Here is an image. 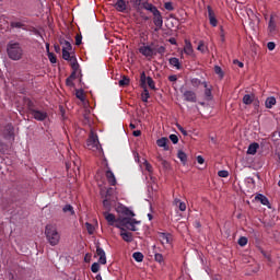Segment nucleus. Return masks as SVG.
<instances>
[{
  "label": "nucleus",
  "instance_id": "nucleus-1",
  "mask_svg": "<svg viewBox=\"0 0 280 280\" xmlns=\"http://www.w3.org/2000/svg\"><path fill=\"white\" fill-rule=\"evenodd\" d=\"M45 235L50 246H58L60 244V232H58L56 225L47 224L45 226Z\"/></svg>",
  "mask_w": 280,
  "mask_h": 280
},
{
  "label": "nucleus",
  "instance_id": "nucleus-2",
  "mask_svg": "<svg viewBox=\"0 0 280 280\" xmlns=\"http://www.w3.org/2000/svg\"><path fill=\"white\" fill-rule=\"evenodd\" d=\"M7 54L10 60L19 61L23 59V47L16 42L7 45Z\"/></svg>",
  "mask_w": 280,
  "mask_h": 280
},
{
  "label": "nucleus",
  "instance_id": "nucleus-3",
  "mask_svg": "<svg viewBox=\"0 0 280 280\" xmlns=\"http://www.w3.org/2000/svg\"><path fill=\"white\" fill-rule=\"evenodd\" d=\"M101 196L102 198H105L103 200V207L106 209V211H110L112 202H113V188H102L101 189Z\"/></svg>",
  "mask_w": 280,
  "mask_h": 280
},
{
  "label": "nucleus",
  "instance_id": "nucleus-4",
  "mask_svg": "<svg viewBox=\"0 0 280 280\" xmlns=\"http://www.w3.org/2000/svg\"><path fill=\"white\" fill-rule=\"evenodd\" d=\"M60 45H62L63 60H68L69 62H71V60L75 59V57L71 56V52H70L73 49V47L71 46V43L62 39L60 40Z\"/></svg>",
  "mask_w": 280,
  "mask_h": 280
},
{
  "label": "nucleus",
  "instance_id": "nucleus-5",
  "mask_svg": "<svg viewBox=\"0 0 280 280\" xmlns=\"http://www.w3.org/2000/svg\"><path fill=\"white\" fill-rule=\"evenodd\" d=\"M86 145L89 150H93V151L102 150V145L100 144V139L97 138V135H95L94 132L90 133V137L86 141Z\"/></svg>",
  "mask_w": 280,
  "mask_h": 280
},
{
  "label": "nucleus",
  "instance_id": "nucleus-6",
  "mask_svg": "<svg viewBox=\"0 0 280 280\" xmlns=\"http://www.w3.org/2000/svg\"><path fill=\"white\" fill-rule=\"evenodd\" d=\"M138 51H139V54L144 56V58H149V59L154 58V56H156V49L152 48V46L145 45V44L140 46Z\"/></svg>",
  "mask_w": 280,
  "mask_h": 280
},
{
  "label": "nucleus",
  "instance_id": "nucleus-7",
  "mask_svg": "<svg viewBox=\"0 0 280 280\" xmlns=\"http://www.w3.org/2000/svg\"><path fill=\"white\" fill-rule=\"evenodd\" d=\"M140 86L143 89L141 100L142 102H148V100H150V92L148 91V85L145 84V72L140 74Z\"/></svg>",
  "mask_w": 280,
  "mask_h": 280
},
{
  "label": "nucleus",
  "instance_id": "nucleus-8",
  "mask_svg": "<svg viewBox=\"0 0 280 280\" xmlns=\"http://www.w3.org/2000/svg\"><path fill=\"white\" fill-rule=\"evenodd\" d=\"M103 215L109 226H116V229H121V221L119 222L115 214L105 211L103 212Z\"/></svg>",
  "mask_w": 280,
  "mask_h": 280
},
{
  "label": "nucleus",
  "instance_id": "nucleus-9",
  "mask_svg": "<svg viewBox=\"0 0 280 280\" xmlns=\"http://www.w3.org/2000/svg\"><path fill=\"white\" fill-rule=\"evenodd\" d=\"M159 240L164 248H172V234L160 232Z\"/></svg>",
  "mask_w": 280,
  "mask_h": 280
},
{
  "label": "nucleus",
  "instance_id": "nucleus-10",
  "mask_svg": "<svg viewBox=\"0 0 280 280\" xmlns=\"http://www.w3.org/2000/svg\"><path fill=\"white\" fill-rule=\"evenodd\" d=\"M70 66H71L72 72L69 75V78H70V80H77L78 71H80V63H78V59H71Z\"/></svg>",
  "mask_w": 280,
  "mask_h": 280
},
{
  "label": "nucleus",
  "instance_id": "nucleus-11",
  "mask_svg": "<svg viewBox=\"0 0 280 280\" xmlns=\"http://www.w3.org/2000/svg\"><path fill=\"white\" fill-rule=\"evenodd\" d=\"M31 115L36 121H45L47 119V113L43 110L32 109Z\"/></svg>",
  "mask_w": 280,
  "mask_h": 280
},
{
  "label": "nucleus",
  "instance_id": "nucleus-12",
  "mask_svg": "<svg viewBox=\"0 0 280 280\" xmlns=\"http://www.w3.org/2000/svg\"><path fill=\"white\" fill-rule=\"evenodd\" d=\"M184 43H185V45L182 50V54H185L186 56L194 57V46L191 45V40L185 39Z\"/></svg>",
  "mask_w": 280,
  "mask_h": 280
},
{
  "label": "nucleus",
  "instance_id": "nucleus-13",
  "mask_svg": "<svg viewBox=\"0 0 280 280\" xmlns=\"http://www.w3.org/2000/svg\"><path fill=\"white\" fill-rule=\"evenodd\" d=\"M207 10H208V19L210 21V25H212V27H218V19H215V12H213V9L211 8V5H208Z\"/></svg>",
  "mask_w": 280,
  "mask_h": 280
},
{
  "label": "nucleus",
  "instance_id": "nucleus-14",
  "mask_svg": "<svg viewBox=\"0 0 280 280\" xmlns=\"http://www.w3.org/2000/svg\"><path fill=\"white\" fill-rule=\"evenodd\" d=\"M152 14L155 27H163V15H161V11H154Z\"/></svg>",
  "mask_w": 280,
  "mask_h": 280
},
{
  "label": "nucleus",
  "instance_id": "nucleus-15",
  "mask_svg": "<svg viewBox=\"0 0 280 280\" xmlns=\"http://www.w3.org/2000/svg\"><path fill=\"white\" fill-rule=\"evenodd\" d=\"M105 176H106L107 183L109 185H112L113 187H115V185H117V178L115 177V173H113V171H110L109 167H107Z\"/></svg>",
  "mask_w": 280,
  "mask_h": 280
},
{
  "label": "nucleus",
  "instance_id": "nucleus-16",
  "mask_svg": "<svg viewBox=\"0 0 280 280\" xmlns=\"http://www.w3.org/2000/svg\"><path fill=\"white\" fill-rule=\"evenodd\" d=\"M184 100L186 102H192L196 103L197 102V96H196V92L191 91V90H187L184 92Z\"/></svg>",
  "mask_w": 280,
  "mask_h": 280
},
{
  "label": "nucleus",
  "instance_id": "nucleus-17",
  "mask_svg": "<svg viewBox=\"0 0 280 280\" xmlns=\"http://www.w3.org/2000/svg\"><path fill=\"white\" fill-rule=\"evenodd\" d=\"M96 255L98 258V264H102L103 266L106 265V252L100 246L96 247Z\"/></svg>",
  "mask_w": 280,
  "mask_h": 280
},
{
  "label": "nucleus",
  "instance_id": "nucleus-18",
  "mask_svg": "<svg viewBox=\"0 0 280 280\" xmlns=\"http://www.w3.org/2000/svg\"><path fill=\"white\" fill-rule=\"evenodd\" d=\"M119 229H120V236L124 240V242H128V243L132 242V233L126 231V229L121 226Z\"/></svg>",
  "mask_w": 280,
  "mask_h": 280
},
{
  "label": "nucleus",
  "instance_id": "nucleus-19",
  "mask_svg": "<svg viewBox=\"0 0 280 280\" xmlns=\"http://www.w3.org/2000/svg\"><path fill=\"white\" fill-rule=\"evenodd\" d=\"M128 8V4L126 3V0H117V2L115 3V9L117 10V12H126Z\"/></svg>",
  "mask_w": 280,
  "mask_h": 280
},
{
  "label": "nucleus",
  "instance_id": "nucleus-20",
  "mask_svg": "<svg viewBox=\"0 0 280 280\" xmlns=\"http://www.w3.org/2000/svg\"><path fill=\"white\" fill-rule=\"evenodd\" d=\"M257 150H259V143L253 142L249 144V147L247 149V154L255 156V154H257Z\"/></svg>",
  "mask_w": 280,
  "mask_h": 280
},
{
  "label": "nucleus",
  "instance_id": "nucleus-21",
  "mask_svg": "<svg viewBox=\"0 0 280 280\" xmlns=\"http://www.w3.org/2000/svg\"><path fill=\"white\" fill-rule=\"evenodd\" d=\"M121 226H126L127 229H129V231H137V226H135V222L127 221L126 218L121 220L120 228Z\"/></svg>",
  "mask_w": 280,
  "mask_h": 280
},
{
  "label": "nucleus",
  "instance_id": "nucleus-22",
  "mask_svg": "<svg viewBox=\"0 0 280 280\" xmlns=\"http://www.w3.org/2000/svg\"><path fill=\"white\" fill-rule=\"evenodd\" d=\"M205 90V97L207 100V102H211V100H213V95L211 93V88H209V85L207 84V82H202Z\"/></svg>",
  "mask_w": 280,
  "mask_h": 280
},
{
  "label": "nucleus",
  "instance_id": "nucleus-23",
  "mask_svg": "<svg viewBox=\"0 0 280 280\" xmlns=\"http://www.w3.org/2000/svg\"><path fill=\"white\" fill-rule=\"evenodd\" d=\"M168 63L171 65V67H174L175 69H177V71H179V69H182L180 60L176 57L170 58Z\"/></svg>",
  "mask_w": 280,
  "mask_h": 280
},
{
  "label": "nucleus",
  "instance_id": "nucleus-24",
  "mask_svg": "<svg viewBox=\"0 0 280 280\" xmlns=\"http://www.w3.org/2000/svg\"><path fill=\"white\" fill-rule=\"evenodd\" d=\"M255 200H257L258 202L262 203L265 207H268V205H270V201L268 200V197L264 196L262 194H258L255 197Z\"/></svg>",
  "mask_w": 280,
  "mask_h": 280
},
{
  "label": "nucleus",
  "instance_id": "nucleus-25",
  "mask_svg": "<svg viewBox=\"0 0 280 280\" xmlns=\"http://www.w3.org/2000/svg\"><path fill=\"white\" fill-rule=\"evenodd\" d=\"M255 102V94H245L243 96V104H246L247 106L253 104Z\"/></svg>",
  "mask_w": 280,
  "mask_h": 280
},
{
  "label": "nucleus",
  "instance_id": "nucleus-26",
  "mask_svg": "<svg viewBox=\"0 0 280 280\" xmlns=\"http://www.w3.org/2000/svg\"><path fill=\"white\" fill-rule=\"evenodd\" d=\"M142 8H143L144 10H148V11L151 12L152 14L159 10L154 4H152V3H150V2H143V3H142Z\"/></svg>",
  "mask_w": 280,
  "mask_h": 280
},
{
  "label": "nucleus",
  "instance_id": "nucleus-27",
  "mask_svg": "<svg viewBox=\"0 0 280 280\" xmlns=\"http://www.w3.org/2000/svg\"><path fill=\"white\" fill-rule=\"evenodd\" d=\"M268 30L270 34H275L277 32V23L275 22L273 16H271L269 20Z\"/></svg>",
  "mask_w": 280,
  "mask_h": 280
},
{
  "label": "nucleus",
  "instance_id": "nucleus-28",
  "mask_svg": "<svg viewBox=\"0 0 280 280\" xmlns=\"http://www.w3.org/2000/svg\"><path fill=\"white\" fill-rule=\"evenodd\" d=\"M174 205L175 207H178L179 211H187V205L184 201H180V199L176 198Z\"/></svg>",
  "mask_w": 280,
  "mask_h": 280
},
{
  "label": "nucleus",
  "instance_id": "nucleus-29",
  "mask_svg": "<svg viewBox=\"0 0 280 280\" xmlns=\"http://www.w3.org/2000/svg\"><path fill=\"white\" fill-rule=\"evenodd\" d=\"M167 141H170L167 138H161L156 140V145L159 148H164V150H168L167 148Z\"/></svg>",
  "mask_w": 280,
  "mask_h": 280
},
{
  "label": "nucleus",
  "instance_id": "nucleus-30",
  "mask_svg": "<svg viewBox=\"0 0 280 280\" xmlns=\"http://www.w3.org/2000/svg\"><path fill=\"white\" fill-rule=\"evenodd\" d=\"M276 104H277V98H275V96L268 97L265 102L266 108H272V106H275Z\"/></svg>",
  "mask_w": 280,
  "mask_h": 280
},
{
  "label": "nucleus",
  "instance_id": "nucleus-31",
  "mask_svg": "<svg viewBox=\"0 0 280 280\" xmlns=\"http://www.w3.org/2000/svg\"><path fill=\"white\" fill-rule=\"evenodd\" d=\"M145 84H148V86L152 91H156V85H155L154 80L152 79V77H145Z\"/></svg>",
  "mask_w": 280,
  "mask_h": 280
},
{
  "label": "nucleus",
  "instance_id": "nucleus-32",
  "mask_svg": "<svg viewBox=\"0 0 280 280\" xmlns=\"http://www.w3.org/2000/svg\"><path fill=\"white\" fill-rule=\"evenodd\" d=\"M63 213H70V215H75V210H73V206L66 205L62 209Z\"/></svg>",
  "mask_w": 280,
  "mask_h": 280
},
{
  "label": "nucleus",
  "instance_id": "nucleus-33",
  "mask_svg": "<svg viewBox=\"0 0 280 280\" xmlns=\"http://www.w3.org/2000/svg\"><path fill=\"white\" fill-rule=\"evenodd\" d=\"M177 156L179 159V161L183 162V164L185 165V163H187V153L184 151H178Z\"/></svg>",
  "mask_w": 280,
  "mask_h": 280
},
{
  "label": "nucleus",
  "instance_id": "nucleus-34",
  "mask_svg": "<svg viewBox=\"0 0 280 280\" xmlns=\"http://www.w3.org/2000/svg\"><path fill=\"white\" fill-rule=\"evenodd\" d=\"M132 257L136 261L141 262L143 261V254L141 252H135Z\"/></svg>",
  "mask_w": 280,
  "mask_h": 280
},
{
  "label": "nucleus",
  "instance_id": "nucleus-35",
  "mask_svg": "<svg viewBox=\"0 0 280 280\" xmlns=\"http://www.w3.org/2000/svg\"><path fill=\"white\" fill-rule=\"evenodd\" d=\"M118 84L119 86H128V84H130V79L128 77H122Z\"/></svg>",
  "mask_w": 280,
  "mask_h": 280
},
{
  "label": "nucleus",
  "instance_id": "nucleus-36",
  "mask_svg": "<svg viewBox=\"0 0 280 280\" xmlns=\"http://www.w3.org/2000/svg\"><path fill=\"white\" fill-rule=\"evenodd\" d=\"M198 51H201V54H205V51H207V46L205 45V42H199V45L197 47Z\"/></svg>",
  "mask_w": 280,
  "mask_h": 280
},
{
  "label": "nucleus",
  "instance_id": "nucleus-37",
  "mask_svg": "<svg viewBox=\"0 0 280 280\" xmlns=\"http://www.w3.org/2000/svg\"><path fill=\"white\" fill-rule=\"evenodd\" d=\"M237 244L238 246H246V244H248V238L246 236H242L238 238Z\"/></svg>",
  "mask_w": 280,
  "mask_h": 280
},
{
  "label": "nucleus",
  "instance_id": "nucleus-38",
  "mask_svg": "<svg viewBox=\"0 0 280 280\" xmlns=\"http://www.w3.org/2000/svg\"><path fill=\"white\" fill-rule=\"evenodd\" d=\"M85 226H86V231H88L89 235H93V233H95V228L93 226V224L85 223Z\"/></svg>",
  "mask_w": 280,
  "mask_h": 280
},
{
  "label": "nucleus",
  "instance_id": "nucleus-39",
  "mask_svg": "<svg viewBox=\"0 0 280 280\" xmlns=\"http://www.w3.org/2000/svg\"><path fill=\"white\" fill-rule=\"evenodd\" d=\"M26 106H27V108H28L30 115H32V110H36V109L34 108V102H32L31 100H28V101L26 102Z\"/></svg>",
  "mask_w": 280,
  "mask_h": 280
},
{
  "label": "nucleus",
  "instance_id": "nucleus-40",
  "mask_svg": "<svg viewBox=\"0 0 280 280\" xmlns=\"http://www.w3.org/2000/svg\"><path fill=\"white\" fill-rule=\"evenodd\" d=\"M75 95L78 100H80L81 102H84V91L78 90Z\"/></svg>",
  "mask_w": 280,
  "mask_h": 280
},
{
  "label": "nucleus",
  "instance_id": "nucleus-41",
  "mask_svg": "<svg viewBox=\"0 0 280 280\" xmlns=\"http://www.w3.org/2000/svg\"><path fill=\"white\" fill-rule=\"evenodd\" d=\"M48 59L51 62V65H56L57 59H56V55L54 52H48Z\"/></svg>",
  "mask_w": 280,
  "mask_h": 280
},
{
  "label": "nucleus",
  "instance_id": "nucleus-42",
  "mask_svg": "<svg viewBox=\"0 0 280 280\" xmlns=\"http://www.w3.org/2000/svg\"><path fill=\"white\" fill-rule=\"evenodd\" d=\"M214 73H217V75H220V78H224V72H222V68H220L219 66L214 67Z\"/></svg>",
  "mask_w": 280,
  "mask_h": 280
},
{
  "label": "nucleus",
  "instance_id": "nucleus-43",
  "mask_svg": "<svg viewBox=\"0 0 280 280\" xmlns=\"http://www.w3.org/2000/svg\"><path fill=\"white\" fill-rule=\"evenodd\" d=\"M92 272H100V264L98 262H93L91 266Z\"/></svg>",
  "mask_w": 280,
  "mask_h": 280
},
{
  "label": "nucleus",
  "instance_id": "nucleus-44",
  "mask_svg": "<svg viewBox=\"0 0 280 280\" xmlns=\"http://www.w3.org/2000/svg\"><path fill=\"white\" fill-rule=\"evenodd\" d=\"M120 211H122L125 213V215H135V213H132V211H130L128 208L121 206L120 207Z\"/></svg>",
  "mask_w": 280,
  "mask_h": 280
},
{
  "label": "nucleus",
  "instance_id": "nucleus-45",
  "mask_svg": "<svg viewBox=\"0 0 280 280\" xmlns=\"http://www.w3.org/2000/svg\"><path fill=\"white\" fill-rule=\"evenodd\" d=\"M218 176H220V178H229V171H219Z\"/></svg>",
  "mask_w": 280,
  "mask_h": 280
},
{
  "label": "nucleus",
  "instance_id": "nucleus-46",
  "mask_svg": "<svg viewBox=\"0 0 280 280\" xmlns=\"http://www.w3.org/2000/svg\"><path fill=\"white\" fill-rule=\"evenodd\" d=\"M154 259H155V261H158V264H163V261H164L162 254H155Z\"/></svg>",
  "mask_w": 280,
  "mask_h": 280
},
{
  "label": "nucleus",
  "instance_id": "nucleus-47",
  "mask_svg": "<svg viewBox=\"0 0 280 280\" xmlns=\"http://www.w3.org/2000/svg\"><path fill=\"white\" fill-rule=\"evenodd\" d=\"M164 8L165 10H168V12H172L174 10V4L172 2H165Z\"/></svg>",
  "mask_w": 280,
  "mask_h": 280
},
{
  "label": "nucleus",
  "instance_id": "nucleus-48",
  "mask_svg": "<svg viewBox=\"0 0 280 280\" xmlns=\"http://www.w3.org/2000/svg\"><path fill=\"white\" fill-rule=\"evenodd\" d=\"M275 47H277V44H275V42H269L267 44V49H269V51H275Z\"/></svg>",
  "mask_w": 280,
  "mask_h": 280
},
{
  "label": "nucleus",
  "instance_id": "nucleus-49",
  "mask_svg": "<svg viewBox=\"0 0 280 280\" xmlns=\"http://www.w3.org/2000/svg\"><path fill=\"white\" fill-rule=\"evenodd\" d=\"M11 27L21 30V27H23V24L21 22H11Z\"/></svg>",
  "mask_w": 280,
  "mask_h": 280
},
{
  "label": "nucleus",
  "instance_id": "nucleus-50",
  "mask_svg": "<svg viewBox=\"0 0 280 280\" xmlns=\"http://www.w3.org/2000/svg\"><path fill=\"white\" fill-rule=\"evenodd\" d=\"M170 139H171L172 143H174V144L178 143V136H176V135H171V136H170Z\"/></svg>",
  "mask_w": 280,
  "mask_h": 280
},
{
  "label": "nucleus",
  "instance_id": "nucleus-51",
  "mask_svg": "<svg viewBox=\"0 0 280 280\" xmlns=\"http://www.w3.org/2000/svg\"><path fill=\"white\" fill-rule=\"evenodd\" d=\"M191 84L192 86H200L201 82H200V79H191Z\"/></svg>",
  "mask_w": 280,
  "mask_h": 280
},
{
  "label": "nucleus",
  "instance_id": "nucleus-52",
  "mask_svg": "<svg viewBox=\"0 0 280 280\" xmlns=\"http://www.w3.org/2000/svg\"><path fill=\"white\" fill-rule=\"evenodd\" d=\"M73 81H74V80H72L71 77H68V78L66 79V84H67V86H74Z\"/></svg>",
  "mask_w": 280,
  "mask_h": 280
},
{
  "label": "nucleus",
  "instance_id": "nucleus-53",
  "mask_svg": "<svg viewBox=\"0 0 280 280\" xmlns=\"http://www.w3.org/2000/svg\"><path fill=\"white\" fill-rule=\"evenodd\" d=\"M177 129L179 130V132H182V135H184V137H187V130H185V128H183V126L177 125Z\"/></svg>",
  "mask_w": 280,
  "mask_h": 280
},
{
  "label": "nucleus",
  "instance_id": "nucleus-54",
  "mask_svg": "<svg viewBox=\"0 0 280 280\" xmlns=\"http://www.w3.org/2000/svg\"><path fill=\"white\" fill-rule=\"evenodd\" d=\"M156 54H161L163 56V54H165V47L164 46H160L158 49H155Z\"/></svg>",
  "mask_w": 280,
  "mask_h": 280
},
{
  "label": "nucleus",
  "instance_id": "nucleus-55",
  "mask_svg": "<svg viewBox=\"0 0 280 280\" xmlns=\"http://www.w3.org/2000/svg\"><path fill=\"white\" fill-rule=\"evenodd\" d=\"M75 45H82V35L75 36Z\"/></svg>",
  "mask_w": 280,
  "mask_h": 280
},
{
  "label": "nucleus",
  "instance_id": "nucleus-56",
  "mask_svg": "<svg viewBox=\"0 0 280 280\" xmlns=\"http://www.w3.org/2000/svg\"><path fill=\"white\" fill-rule=\"evenodd\" d=\"M197 163H199V165H202L205 163V158H202V155H198Z\"/></svg>",
  "mask_w": 280,
  "mask_h": 280
},
{
  "label": "nucleus",
  "instance_id": "nucleus-57",
  "mask_svg": "<svg viewBox=\"0 0 280 280\" xmlns=\"http://www.w3.org/2000/svg\"><path fill=\"white\" fill-rule=\"evenodd\" d=\"M144 165L147 172H152V165L150 163L145 162Z\"/></svg>",
  "mask_w": 280,
  "mask_h": 280
},
{
  "label": "nucleus",
  "instance_id": "nucleus-58",
  "mask_svg": "<svg viewBox=\"0 0 280 280\" xmlns=\"http://www.w3.org/2000/svg\"><path fill=\"white\" fill-rule=\"evenodd\" d=\"M170 82H176V80H178V77H176V74L170 75L168 77Z\"/></svg>",
  "mask_w": 280,
  "mask_h": 280
},
{
  "label": "nucleus",
  "instance_id": "nucleus-59",
  "mask_svg": "<svg viewBox=\"0 0 280 280\" xmlns=\"http://www.w3.org/2000/svg\"><path fill=\"white\" fill-rule=\"evenodd\" d=\"M234 65H237V67H240V69H243V67H244V62H242L240 60H234Z\"/></svg>",
  "mask_w": 280,
  "mask_h": 280
},
{
  "label": "nucleus",
  "instance_id": "nucleus-60",
  "mask_svg": "<svg viewBox=\"0 0 280 280\" xmlns=\"http://www.w3.org/2000/svg\"><path fill=\"white\" fill-rule=\"evenodd\" d=\"M133 137H141V130H135Z\"/></svg>",
  "mask_w": 280,
  "mask_h": 280
},
{
  "label": "nucleus",
  "instance_id": "nucleus-61",
  "mask_svg": "<svg viewBox=\"0 0 280 280\" xmlns=\"http://www.w3.org/2000/svg\"><path fill=\"white\" fill-rule=\"evenodd\" d=\"M168 43H171V45H176V38L174 37L170 38Z\"/></svg>",
  "mask_w": 280,
  "mask_h": 280
},
{
  "label": "nucleus",
  "instance_id": "nucleus-62",
  "mask_svg": "<svg viewBox=\"0 0 280 280\" xmlns=\"http://www.w3.org/2000/svg\"><path fill=\"white\" fill-rule=\"evenodd\" d=\"M127 222H133V225L135 224H139V221L135 220V219H126Z\"/></svg>",
  "mask_w": 280,
  "mask_h": 280
},
{
  "label": "nucleus",
  "instance_id": "nucleus-63",
  "mask_svg": "<svg viewBox=\"0 0 280 280\" xmlns=\"http://www.w3.org/2000/svg\"><path fill=\"white\" fill-rule=\"evenodd\" d=\"M55 51H56L57 54H60V46H59V45H55Z\"/></svg>",
  "mask_w": 280,
  "mask_h": 280
},
{
  "label": "nucleus",
  "instance_id": "nucleus-64",
  "mask_svg": "<svg viewBox=\"0 0 280 280\" xmlns=\"http://www.w3.org/2000/svg\"><path fill=\"white\" fill-rule=\"evenodd\" d=\"M95 279H96V280H103V279H102V275L98 273V275L95 277Z\"/></svg>",
  "mask_w": 280,
  "mask_h": 280
}]
</instances>
